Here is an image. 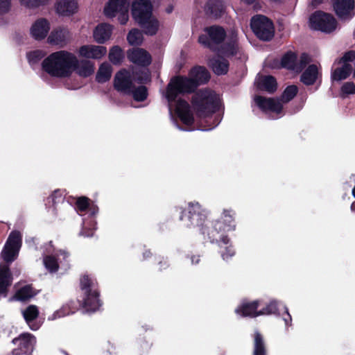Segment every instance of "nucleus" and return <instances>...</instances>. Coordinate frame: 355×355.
I'll list each match as a JSON object with an SVG mask.
<instances>
[{"mask_svg":"<svg viewBox=\"0 0 355 355\" xmlns=\"http://www.w3.org/2000/svg\"><path fill=\"white\" fill-rule=\"evenodd\" d=\"M133 19L137 22H143L153 15V5L150 0H133L131 6Z\"/></svg>","mask_w":355,"mask_h":355,"instance_id":"12","label":"nucleus"},{"mask_svg":"<svg viewBox=\"0 0 355 355\" xmlns=\"http://www.w3.org/2000/svg\"><path fill=\"white\" fill-rule=\"evenodd\" d=\"M80 286L84 294L83 307L87 312H94L99 309L101 302L94 282L87 276L80 279Z\"/></svg>","mask_w":355,"mask_h":355,"instance_id":"7","label":"nucleus"},{"mask_svg":"<svg viewBox=\"0 0 355 355\" xmlns=\"http://www.w3.org/2000/svg\"><path fill=\"white\" fill-rule=\"evenodd\" d=\"M311 61V57L306 53H302L297 59L293 53H288L282 58V67L300 73Z\"/></svg>","mask_w":355,"mask_h":355,"instance_id":"11","label":"nucleus"},{"mask_svg":"<svg viewBox=\"0 0 355 355\" xmlns=\"http://www.w3.org/2000/svg\"><path fill=\"white\" fill-rule=\"evenodd\" d=\"M319 76L318 69L316 65H309L301 76V81L306 85H313Z\"/></svg>","mask_w":355,"mask_h":355,"instance_id":"30","label":"nucleus"},{"mask_svg":"<svg viewBox=\"0 0 355 355\" xmlns=\"http://www.w3.org/2000/svg\"><path fill=\"white\" fill-rule=\"evenodd\" d=\"M334 9L342 20L350 19L355 15L354 0H334Z\"/></svg>","mask_w":355,"mask_h":355,"instance_id":"17","label":"nucleus"},{"mask_svg":"<svg viewBox=\"0 0 355 355\" xmlns=\"http://www.w3.org/2000/svg\"><path fill=\"white\" fill-rule=\"evenodd\" d=\"M256 84L259 89L268 92H274L277 88L275 79L270 76H259L256 79Z\"/></svg>","mask_w":355,"mask_h":355,"instance_id":"28","label":"nucleus"},{"mask_svg":"<svg viewBox=\"0 0 355 355\" xmlns=\"http://www.w3.org/2000/svg\"><path fill=\"white\" fill-rule=\"evenodd\" d=\"M351 179H352V180L354 182H355V176H354V175L352 176V177H351Z\"/></svg>","mask_w":355,"mask_h":355,"instance_id":"58","label":"nucleus"},{"mask_svg":"<svg viewBox=\"0 0 355 355\" xmlns=\"http://www.w3.org/2000/svg\"><path fill=\"white\" fill-rule=\"evenodd\" d=\"M207 13L215 17L220 16L224 10V5L222 0H209L205 6Z\"/></svg>","mask_w":355,"mask_h":355,"instance_id":"32","label":"nucleus"},{"mask_svg":"<svg viewBox=\"0 0 355 355\" xmlns=\"http://www.w3.org/2000/svg\"><path fill=\"white\" fill-rule=\"evenodd\" d=\"M81 234L85 236H90L93 235V231H91L89 233H87L85 232V230H83Z\"/></svg>","mask_w":355,"mask_h":355,"instance_id":"52","label":"nucleus"},{"mask_svg":"<svg viewBox=\"0 0 355 355\" xmlns=\"http://www.w3.org/2000/svg\"><path fill=\"white\" fill-rule=\"evenodd\" d=\"M193 105L200 116L214 112L220 105V96L210 90L198 92L193 98Z\"/></svg>","mask_w":355,"mask_h":355,"instance_id":"5","label":"nucleus"},{"mask_svg":"<svg viewBox=\"0 0 355 355\" xmlns=\"http://www.w3.org/2000/svg\"><path fill=\"white\" fill-rule=\"evenodd\" d=\"M132 75L125 69L119 71L114 77V88L121 92L129 94L132 89Z\"/></svg>","mask_w":355,"mask_h":355,"instance_id":"19","label":"nucleus"},{"mask_svg":"<svg viewBox=\"0 0 355 355\" xmlns=\"http://www.w3.org/2000/svg\"><path fill=\"white\" fill-rule=\"evenodd\" d=\"M266 348L262 336L259 333H255L254 337L253 355H266Z\"/></svg>","mask_w":355,"mask_h":355,"instance_id":"37","label":"nucleus"},{"mask_svg":"<svg viewBox=\"0 0 355 355\" xmlns=\"http://www.w3.org/2000/svg\"><path fill=\"white\" fill-rule=\"evenodd\" d=\"M235 228L234 214L231 210H224L221 218L216 221L207 231V235L211 242H222L225 245L228 243V239L225 233Z\"/></svg>","mask_w":355,"mask_h":355,"instance_id":"4","label":"nucleus"},{"mask_svg":"<svg viewBox=\"0 0 355 355\" xmlns=\"http://www.w3.org/2000/svg\"><path fill=\"white\" fill-rule=\"evenodd\" d=\"M209 64L214 72L218 75L225 74L228 71L229 63L227 60L221 58L220 55L210 60Z\"/></svg>","mask_w":355,"mask_h":355,"instance_id":"31","label":"nucleus"},{"mask_svg":"<svg viewBox=\"0 0 355 355\" xmlns=\"http://www.w3.org/2000/svg\"><path fill=\"white\" fill-rule=\"evenodd\" d=\"M217 125H218V121L216 122V123L214 125V126H216Z\"/></svg>","mask_w":355,"mask_h":355,"instance_id":"59","label":"nucleus"},{"mask_svg":"<svg viewBox=\"0 0 355 355\" xmlns=\"http://www.w3.org/2000/svg\"><path fill=\"white\" fill-rule=\"evenodd\" d=\"M51 29L49 21L44 18L35 21L30 28V35L35 40L41 41L46 37Z\"/></svg>","mask_w":355,"mask_h":355,"instance_id":"20","label":"nucleus"},{"mask_svg":"<svg viewBox=\"0 0 355 355\" xmlns=\"http://www.w3.org/2000/svg\"><path fill=\"white\" fill-rule=\"evenodd\" d=\"M22 315L31 329L37 330L39 328V325L33 323V320L36 319L39 315V309L37 306L33 304L29 305L22 311Z\"/></svg>","mask_w":355,"mask_h":355,"instance_id":"29","label":"nucleus"},{"mask_svg":"<svg viewBox=\"0 0 355 355\" xmlns=\"http://www.w3.org/2000/svg\"><path fill=\"white\" fill-rule=\"evenodd\" d=\"M94 64L91 61L87 60H80L76 57V61L71 68V76L73 72H76L79 76L87 78L94 73Z\"/></svg>","mask_w":355,"mask_h":355,"instance_id":"22","label":"nucleus"},{"mask_svg":"<svg viewBox=\"0 0 355 355\" xmlns=\"http://www.w3.org/2000/svg\"><path fill=\"white\" fill-rule=\"evenodd\" d=\"M284 309H285V311H286V314H287V317H286V318H284V321H285V322H286V324H288V322L291 320V317L290 314H289V313H288V309H287V308H286V307H284Z\"/></svg>","mask_w":355,"mask_h":355,"instance_id":"50","label":"nucleus"},{"mask_svg":"<svg viewBox=\"0 0 355 355\" xmlns=\"http://www.w3.org/2000/svg\"><path fill=\"white\" fill-rule=\"evenodd\" d=\"M10 0H0V15L10 10Z\"/></svg>","mask_w":355,"mask_h":355,"instance_id":"46","label":"nucleus"},{"mask_svg":"<svg viewBox=\"0 0 355 355\" xmlns=\"http://www.w3.org/2000/svg\"><path fill=\"white\" fill-rule=\"evenodd\" d=\"M78 55L84 58L101 60L107 54V48L104 46L85 44L78 49Z\"/></svg>","mask_w":355,"mask_h":355,"instance_id":"18","label":"nucleus"},{"mask_svg":"<svg viewBox=\"0 0 355 355\" xmlns=\"http://www.w3.org/2000/svg\"><path fill=\"white\" fill-rule=\"evenodd\" d=\"M55 258L54 256L46 255L44 257V264L45 268L51 272L57 271L59 267L67 269L69 267L67 259L69 257L67 252L64 251H60V253H56Z\"/></svg>","mask_w":355,"mask_h":355,"instance_id":"16","label":"nucleus"},{"mask_svg":"<svg viewBox=\"0 0 355 355\" xmlns=\"http://www.w3.org/2000/svg\"><path fill=\"white\" fill-rule=\"evenodd\" d=\"M143 39L142 33L137 29L131 30L127 36L128 42L131 45H140Z\"/></svg>","mask_w":355,"mask_h":355,"instance_id":"39","label":"nucleus"},{"mask_svg":"<svg viewBox=\"0 0 355 355\" xmlns=\"http://www.w3.org/2000/svg\"><path fill=\"white\" fill-rule=\"evenodd\" d=\"M76 61V55L66 50H60L49 54L42 63L43 70L51 76L68 78L71 76V66Z\"/></svg>","mask_w":355,"mask_h":355,"instance_id":"3","label":"nucleus"},{"mask_svg":"<svg viewBox=\"0 0 355 355\" xmlns=\"http://www.w3.org/2000/svg\"><path fill=\"white\" fill-rule=\"evenodd\" d=\"M130 93H132L134 99L137 101H142L146 99L147 96V91L144 86H141L135 90L132 89Z\"/></svg>","mask_w":355,"mask_h":355,"instance_id":"41","label":"nucleus"},{"mask_svg":"<svg viewBox=\"0 0 355 355\" xmlns=\"http://www.w3.org/2000/svg\"><path fill=\"white\" fill-rule=\"evenodd\" d=\"M225 250H226L227 253L222 252V257L224 260L228 259L229 258L232 257L234 254V251L232 248L231 246L225 247Z\"/></svg>","mask_w":355,"mask_h":355,"instance_id":"48","label":"nucleus"},{"mask_svg":"<svg viewBox=\"0 0 355 355\" xmlns=\"http://www.w3.org/2000/svg\"><path fill=\"white\" fill-rule=\"evenodd\" d=\"M35 338L30 334H23L17 338L13 340V343L18 346L12 352V355H31L35 344Z\"/></svg>","mask_w":355,"mask_h":355,"instance_id":"15","label":"nucleus"},{"mask_svg":"<svg viewBox=\"0 0 355 355\" xmlns=\"http://www.w3.org/2000/svg\"><path fill=\"white\" fill-rule=\"evenodd\" d=\"M355 59V51H350L345 53L343 57L340 61V64H348V62L352 61Z\"/></svg>","mask_w":355,"mask_h":355,"instance_id":"45","label":"nucleus"},{"mask_svg":"<svg viewBox=\"0 0 355 355\" xmlns=\"http://www.w3.org/2000/svg\"><path fill=\"white\" fill-rule=\"evenodd\" d=\"M209 78V73L205 67H196L190 71L189 77H175L168 85L165 96L168 103L169 111L171 112L174 107L177 115L184 124L191 125L194 118L186 101L181 99L176 101L178 96L192 92L198 85L206 83Z\"/></svg>","mask_w":355,"mask_h":355,"instance_id":"1","label":"nucleus"},{"mask_svg":"<svg viewBox=\"0 0 355 355\" xmlns=\"http://www.w3.org/2000/svg\"><path fill=\"white\" fill-rule=\"evenodd\" d=\"M112 73V69L107 62L102 63L97 71L96 79L98 83H105L110 80Z\"/></svg>","mask_w":355,"mask_h":355,"instance_id":"34","label":"nucleus"},{"mask_svg":"<svg viewBox=\"0 0 355 355\" xmlns=\"http://www.w3.org/2000/svg\"><path fill=\"white\" fill-rule=\"evenodd\" d=\"M251 28L255 35L263 40H269L275 33L272 22L263 15H256L251 19Z\"/></svg>","mask_w":355,"mask_h":355,"instance_id":"9","label":"nucleus"},{"mask_svg":"<svg viewBox=\"0 0 355 355\" xmlns=\"http://www.w3.org/2000/svg\"><path fill=\"white\" fill-rule=\"evenodd\" d=\"M258 304V301L243 302L236 309L235 312L238 315L242 317H257L261 315H268L269 313L275 312V310L257 311Z\"/></svg>","mask_w":355,"mask_h":355,"instance_id":"21","label":"nucleus"},{"mask_svg":"<svg viewBox=\"0 0 355 355\" xmlns=\"http://www.w3.org/2000/svg\"><path fill=\"white\" fill-rule=\"evenodd\" d=\"M351 209L355 211V202H353L351 205Z\"/></svg>","mask_w":355,"mask_h":355,"instance_id":"55","label":"nucleus"},{"mask_svg":"<svg viewBox=\"0 0 355 355\" xmlns=\"http://www.w3.org/2000/svg\"><path fill=\"white\" fill-rule=\"evenodd\" d=\"M206 232L205 230L202 231V234H205Z\"/></svg>","mask_w":355,"mask_h":355,"instance_id":"60","label":"nucleus"},{"mask_svg":"<svg viewBox=\"0 0 355 355\" xmlns=\"http://www.w3.org/2000/svg\"><path fill=\"white\" fill-rule=\"evenodd\" d=\"M89 211H91L92 215H94L98 211V208L96 207H91L89 208Z\"/></svg>","mask_w":355,"mask_h":355,"instance_id":"51","label":"nucleus"},{"mask_svg":"<svg viewBox=\"0 0 355 355\" xmlns=\"http://www.w3.org/2000/svg\"><path fill=\"white\" fill-rule=\"evenodd\" d=\"M106 17L112 18L118 16L121 24L128 21V0H109L104 8Z\"/></svg>","mask_w":355,"mask_h":355,"instance_id":"10","label":"nucleus"},{"mask_svg":"<svg viewBox=\"0 0 355 355\" xmlns=\"http://www.w3.org/2000/svg\"><path fill=\"white\" fill-rule=\"evenodd\" d=\"M342 95L355 94V84L351 82L345 83L341 88Z\"/></svg>","mask_w":355,"mask_h":355,"instance_id":"42","label":"nucleus"},{"mask_svg":"<svg viewBox=\"0 0 355 355\" xmlns=\"http://www.w3.org/2000/svg\"><path fill=\"white\" fill-rule=\"evenodd\" d=\"M128 58L132 62L141 66H146L151 62L150 54L143 49H132L128 51Z\"/></svg>","mask_w":355,"mask_h":355,"instance_id":"24","label":"nucleus"},{"mask_svg":"<svg viewBox=\"0 0 355 355\" xmlns=\"http://www.w3.org/2000/svg\"><path fill=\"white\" fill-rule=\"evenodd\" d=\"M191 261H192V263H198V261H199V257H192V259H191Z\"/></svg>","mask_w":355,"mask_h":355,"instance_id":"53","label":"nucleus"},{"mask_svg":"<svg viewBox=\"0 0 355 355\" xmlns=\"http://www.w3.org/2000/svg\"><path fill=\"white\" fill-rule=\"evenodd\" d=\"M309 26L313 29L331 33L336 30L338 22L331 14L318 11L311 15Z\"/></svg>","mask_w":355,"mask_h":355,"instance_id":"8","label":"nucleus"},{"mask_svg":"<svg viewBox=\"0 0 355 355\" xmlns=\"http://www.w3.org/2000/svg\"><path fill=\"white\" fill-rule=\"evenodd\" d=\"M73 311L70 309L69 304L62 306L59 310L55 311L51 316L49 317V320H54L62 317L69 315Z\"/></svg>","mask_w":355,"mask_h":355,"instance_id":"40","label":"nucleus"},{"mask_svg":"<svg viewBox=\"0 0 355 355\" xmlns=\"http://www.w3.org/2000/svg\"><path fill=\"white\" fill-rule=\"evenodd\" d=\"M124 58L122 49L119 46H112L109 52V59L114 64H119Z\"/></svg>","mask_w":355,"mask_h":355,"instance_id":"36","label":"nucleus"},{"mask_svg":"<svg viewBox=\"0 0 355 355\" xmlns=\"http://www.w3.org/2000/svg\"><path fill=\"white\" fill-rule=\"evenodd\" d=\"M21 246V234L19 232L12 231L1 252V259L6 263H0V295L6 296L8 287L11 284L12 277L9 264L18 257Z\"/></svg>","mask_w":355,"mask_h":355,"instance_id":"2","label":"nucleus"},{"mask_svg":"<svg viewBox=\"0 0 355 355\" xmlns=\"http://www.w3.org/2000/svg\"><path fill=\"white\" fill-rule=\"evenodd\" d=\"M297 91L298 89L295 85H290L284 90L281 101L270 98L256 96L254 98V101L258 107L262 110L280 114L283 108L281 101H283L284 103L290 101L295 96Z\"/></svg>","mask_w":355,"mask_h":355,"instance_id":"6","label":"nucleus"},{"mask_svg":"<svg viewBox=\"0 0 355 355\" xmlns=\"http://www.w3.org/2000/svg\"><path fill=\"white\" fill-rule=\"evenodd\" d=\"M15 288L16 289L15 293L9 298V302L26 301L33 297L37 294L33 288L28 285L24 286L19 288H17V286H15Z\"/></svg>","mask_w":355,"mask_h":355,"instance_id":"27","label":"nucleus"},{"mask_svg":"<svg viewBox=\"0 0 355 355\" xmlns=\"http://www.w3.org/2000/svg\"><path fill=\"white\" fill-rule=\"evenodd\" d=\"M322 0H313V3H319L320 2H322Z\"/></svg>","mask_w":355,"mask_h":355,"instance_id":"56","label":"nucleus"},{"mask_svg":"<svg viewBox=\"0 0 355 355\" xmlns=\"http://www.w3.org/2000/svg\"><path fill=\"white\" fill-rule=\"evenodd\" d=\"M206 35H201L198 41L200 44L211 47L212 43H220L225 37L224 29L220 26H210L205 28Z\"/></svg>","mask_w":355,"mask_h":355,"instance_id":"14","label":"nucleus"},{"mask_svg":"<svg viewBox=\"0 0 355 355\" xmlns=\"http://www.w3.org/2000/svg\"><path fill=\"white\" fill-rule=\"evenodd\" d=\"M145 78L143 80L142 78L139 79V82H143L148 80V74L147 73H145Z\"/></svg>","mask_w":355,"mask_h":355,"instance_id":"54","label":"nucleus"},{"mask_svg":"<svg viewBox=\"0 0 355 355\" xmlns=\"http://www.w3.org/2000/svg\"><path fill=\"white\" fill-rule=\"evenodd\" d=\"M69 39L70 34L67 29L57 28L51 31L47 38V42L51 45L62 47L67 44Z\"/></svg>","mask_w":355,"mask_h":355,"instance_id":"23","label":"nucleus"},{"mask_svg":"<svg viewBox=\"0 0 355 355\" xmlns=\"http://www.w3.org/2000/svg\"><path fill=\"white\" fill-rule=\"evenodd\" d=\"M352 71V67L349 64H341L340 67H336L331 74L334 80H341L347 78Z\"/></svg>","mask_w":355,"mask_h":355,"instance_id":"35","label":"nucleus"},{"mask_svg":"<svg viewBox=\"0 0 355 355\" xmlns=\"http://www.w3.org/2000/svg\"><path fill=\"white\" fill-rule=\"evenodd\" d=\"M76 0H59L55 4L56 12L63 16H70L78 11Z\"/></svg>","mask_w":355,"mask_h":355,"instance_id":"26","label":"nucleus"},{"mask_svg":"<svg viewBox=\"0 0 355 355\" xmlns=\"http://www.w3.org/2000/svg\"><path fill=\"white\" fill-rule=\"evenodd\" d=\"M44 55V53L42 51L37 50L33 51L27 54V58L31 63H34L41 59Z\"/></svg>","mask_w":355,"mask_h":355,"instance_id":"43","label":"nucleus"},{"mask_svg":"<svg viewBox=\"0 0 355 355\" xmlns=\"http://www.w3.org/2000/svg\"><path fill=\"white\" fill-rule=\"evenodd\" d=\"M89 207V199L86 197L78 198L76 201V207L78 211H83Z\"/></svg>","mask_w":355,"mask_h":355,"instance_id":"44","label":"nucleus"},{"mask_svg":"<svg viewBox=\"0 0 355 355\" xmlns=\"http://www.w3.org/2000/svg\"><path fill=\"white\" fill-rule=\"evenodd\" d=\"M182 220H186V225L200 227L205 222L206 216L198 202L189 205L188 214L181 216Z\"/></svg>","mask_w":355,"mask_h":355,"instance_id":"13","label":"nucleus"},{"mask_svg":"<svg viewBox=\"0 0 355 355\" xmlns=\"http://www.w3.org/2000/svg\"><path fill=\"white\" fill-rule=\"evenodd\" d=\"M21 3L26 7H35L42 3L44 0H19Z\"/></svg>","mask_w":355,"mask_h":355,"instance_id":"47","label":"nucleus"},{"mask_svg":"<svg viewBox=\"0 0 355 355\" xmlns=\"http://www.w3.org/2000/svg\"><path fill=\"white\" fill-rule=\"evenodd\" d=\"M113 26L106 23L98 24L93 31L94 40L98 44H104L111 37Z\"/></svg>","mask_w":355,"mask_h":355,"instance_id":"25","label":"nucleus"},{"mask_svg":"<svg viewBox=\"0 0 355 355\" xmlns=\"http://www.w3.org/2000/svg\"><path fill=\"white\" fill-rule=\"evenodd\" d=\"M137 23L141 25L146 34L150 35H155L157 33L159 26V21L153 15H151L149 19L144 20L143 22Z\"/></svg>","mask_w":355,"mask_h":355,"instance_id":"33","label":"nucleus"},{"mask_svg":"<svg viewBox=\"0 0 355 355\" xmlns=\"http://www.w3.org/2000/svg\"><path fill=\"white\" fill-rule=\"evenodd\" d=\"M352 194L353 196H354L355 198V187H354L353 190H352Z\"/></svg>","mask_w":355,"mask_h":355,"instance_id":"57","label":"nucleus"},{"mask_svg":"<svg viewBox=\"0 0 355 355\" xmlns=\"http://www.w3.org/2000/svg\"><path fill=\"white\" fill-rule=\"evenodd\" d=\"M232 44H230L227 47L223 48L220 50V53L226 56L233 55L236 53L237 46L236 42V33L235 31L232 32L231 37Z\"/></svg>","mask_w":355,"mask_h":355,"instance_id":"38","label":"nucleus"},{"mask_svg":"<svg viewBox=\"0 0 355 355\" xmlns=\"http://www.w3.org/2000/svg\"><path fill=\"white\" fill-rule=\"evenodd\" d=\"M277 302L276 301H275V300H272V301H271L269 303V304L265 309H263L261 311H266L267 310L268 311H269V310H275V312L274 313H271L270 314L276 313L277 311Z\"/></svg>","mask_w":355,"mask_h":355,"instance_id":"49","label":"nucleus"}]
</instances>
